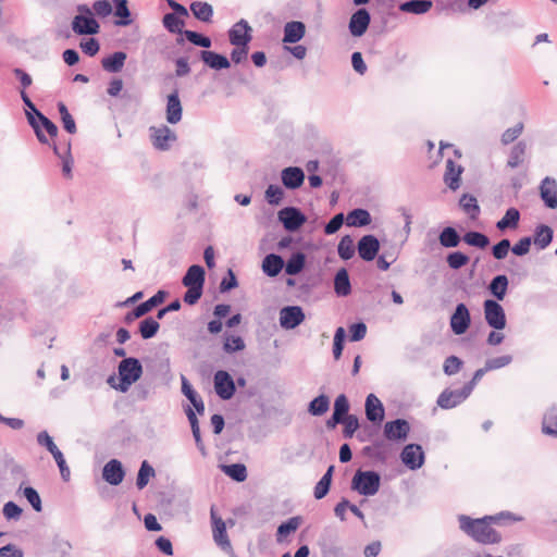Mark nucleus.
Listing matches in <instances>:
<instances>
[{
    "instance_id": "46",
    "label": "nucleus",
    "mask_w": 557,
    "mask_h": 557,
    "mask_svg": "<svg viewBox=\"0 0 557 557\" xmlns=\"http://www.w3.org/2000/svg\"><path fill=\"white\" fill-rule=\"evenodd\" d=\"M525 151L527 146L524 143L520 141L515 145L508 159V165L512 169L519 166L523 162Z\"/></svg>"
},
{
    "instance_id": "12",
    "label": "nucleus",
    "mask_w": 557,
    "mask_h": 557,
    "mask_svg": "<svg viewBox=\"0 0 557 557\" xmlns=\"http://www.w3.org/2000/svg\"><path fill=\"white\" fill-rule=\"evenodd\" d=\"M212 534L214 542L224 550L232 548L226 533V525L222 518L218 517L213 508L211 509Z\"/></svg>"
},
{
    "instance_id": "27",
    "label": "nucleus",
    "mask_w": 557,
    "mask_h": 557,
    "mask_svg": "<svg viewBox=\"0 0 557 557\" xmlns=\"http://www.w3.org/2000/svg\"><path fill=\"white\" fill-rule=\"evenodd\" d=\"M183 285L184 286H200L203 287L205 283V270L200 265H191L187 270L185 276L183 277Z\"/></svg>"
},
{
    "instance_id": "41",
    "label": "nucleus",
    "mask_w": 557,
    "mask_h": 557,
    "mask_svg": "<svg viewBox=\"0 0 557 557\" xmlns=\"http://www.w3.org/2000/svg\"><path fill=\"white\" fill-rule=\"evenodd\" d=\"M329 397L320 395L310 401L308 410L312 416H322L329 410Z\"/></svg>"
},
{
    "instance_id": "4",
    "label": "nucleus",
    "mask_w": 557,
    "mask_h": 557,
    "mask_svg": "<svg viewBox=\"0 0 557 557\" xmlns=\"http://www.w3.org/2000/svg\"><path fill=\"white\" fill-rule=\"evenodd\" d=\"M484 318L486 323L495 329L503 330L506 326V314L504 308L495 300L486 299L483 304Z\"/></svg>"
},
{
    "instance_id": "37",
    "label": "nucleus",
    "mask_w": 557,
    "mask_h": 557,
    "mask_svg": "<svg viewBox=\"0 0 557 557\" xmlns=\"http://www.w3.org/2000/svg\"><path fill=\"white\" fill-rule=\"evenodd\" d=\"M553 239V230L547 225H540L535 230L534 244L540 248H546Z\"/></svg>"
},
{
    "instance_id": "3",
    "label": "nucleus",
    "mask_w": 557,
    "mask_h": 557,
    "mask_svg": "<svg viewBox=\"0 0 557 557\" xmlns=\"http://www.w3.org/2000/svg\"><path fill=\"white\" fill-rule=\"evenodd\" d=\"M79 14L72 21V29L77 35H95L99 33L100 25L94 18L91 10L87 5L77 8Z\"/></svg>"
},
{
    "instance_id": "17",
    "label": "nucleus",
    "mask_w": 557,
    "mask_h": 557,
    "mask_svg": "<svg viewBox=\"0 0 557 557\" xmlns=\"http://www.w3.org/2000/svg\"><path fill=\"white\" fill-rule=\"evenodd\" d=\"M384 414L382 401L374 394H369L366 398L367 419L373 423H380L383 421Z\"/></svg>"
},
{
    "instance_id": "45",
    "label": "nucleus",
    "mask_w": 557,
    "mask_h": 557,
    "mask_svg": "<svg viewBox=\"0 0 557 557\" xmlns=\"http://www.w3.org/2000/svg\"><path fill=\"white\" fill-rule=\"evenodd\" d=\"M543 432L549 435H557V408H552L545 413Z\"/></svg>"
},
{
    "instance_id": "21",
    "label": "nucleus",
    "mask_w": 557,
    "mask_h": 557,
    "mask_svg": "<svg viewBox=\"0 0 557 557\" xmlns=\"http://www.w3.org/2000/svg\"><path fill=\"white\" fill-rule=\"evenodd\" d=\"M183 108L178 97V92L174 91L168 96L166 102V121L170 124H177L182 120Z\"/></svg>"
},
{
    "instance_id": "53",
    "label": "nucleus",
    "mask_w": 557,
    "mask_h": 557,
    "mask_svg": "<svg viewBox=\"0 0 557 557\" xmlns=\"http://www.w3.org/2000/svg\"><path fill=\"white\" fill-rule=\"evenodd\" d=\"M186 414H187V418H188L190 426H191V432H193L194 438L196 441V445L201 451H203L205 447H203V444H202V441L200 437V429H199L197 417H196L195 412L193 411V409H190V408H188L186 410Z\"/></svg>"
},
{
    "instance_id": "35",
    "label": "nucleus",
    "mask_w": 557,
    "mask_h": 557,
    "mask_svg": "<svg viewBox=\"0 0 557 557\" xmlns=\"http://www.w3.org/2000/svg\"><path fill=\"white\" fill-rule=\"evenodd\" d=\"M520 213L516 208H509L505 215L497 222L496 227L500 231L515 228L518 225Z\"/></svg>"
},
{
    "instance_id": "43",
    "label": "nucleus",
    "mask_w": 557,
    "mask_h": 557,
    "mask_svg": "<svg viewBox=\"0 0 557 557\" xmlns=\"http://www.w3.org/2000/svg\"><path fill=\"white\" fill-rule=\"evenodd\" d=\"M160 324L153 318H147L143 320L139 324V332L144 339H148L153 337L159 331Z\"/></svg>"
},
{
    "instance_id": "9",
    "label": "nucleus",
    "mask_w": 557,
    "mask_h": 557,
    "mask_svg": "<svg viewBox=\"0 0 557 557\" xmlns=\"http://www.w3.org/2000/svg\"><path fill=\"white\" fill-rule=\"evenodd\" d=\"M214 389L219 397L224 400L233 397L235 383L226 371L220 370L214 374Z\"/></svg>"
},
{
    "instance_id": "14",
    "label": "nucleus",
    "mask_w": 557,
    "mask_h": 557,
    "mask_svg": "<svg viewBox=\"0 0 557 557\" xmlns=\"http://www.w3.org/2000/svg\"><path fill=\"white\" fill-rule=\"evenodd\" d=\"M371 17L369 12L366 9H359L356 11L349 21V32L354 37L362 36L370 24Z\"/></svg>"
},
{
    "instance_id": "13",
    "label": "nucleus",
    "mask_w": 557,
    "mask_h": 557,
    "mask_svg": "<svg viewBox=\"0 0 557 557\" xmlns=\"http://www.w3.org/2000/svg\"><path fill=\"white\" fill-rule=\"evenodd\" d=\"M403 462L410 469L420 468L424 461V454L420 445L409 444L401 451Z\"/></svg>"
},
{
    "instance_id": "28",
    "label": "nucleus",
    "mask_w": 557,
    "mask_h": 557,
    "mask_svg": "<svg viewBox=\"0 0 557 557\" xmlns=\"http://www.w3.org/2000/svg\"><path fill=\"white\" fill-rule=\"evenodd\" d=\"M284 267V260L278 255L270 253L262 261V270L269 276H276Z\"/></svg>"
},
{
    "instance_id": "61",
    "label": "nucleus",
    "mask_w": 557,
    "mask_h": 557,
    "mask_svg": "<svg viewBox=\"0 0 557 557\" xmlns=\"http://www.w3.org/2000/svg\"><path fill=\"white\" fill-rule=\"evenodd\" d=\"M522 131H523L522 123H518L513 127L508 128L507 131L504 132V134L502 136L503 144L508 145V144L512 143L516 138H518L521 135Z\"/></svg>"
},
{
    "instance_id": "38",
    "label": "nucleus",
    "mask_w": 557,
    "mask_h": 557,
    "mask_svg": "<svg viewBox=\"0 0 557 557\" xmlns=\"http://www.w3.org/2000/svg\"><path fill=\"white\" fill-rule=\"evenodd\" d=\"M508 288V278L506 275H497L490 284L491 293L498 299L503 300Z\"/></svg>"
},
{
    "instance_id": "31",
    "label": "nucleus",
    "mask_w": 557,
    "mask_h": 557,
    "mask_svg": "<svg viewBox=\"0 0 557 557\" xmlns=\"http://www.w3.org/2000/svg\"><path fill=\"white\" fill-rule=\"evenodd\" d=\"M430 0H411L399 5L400 11L412 14H424L432 8Z\"/></svg>"
},
{
    "instance_id": "26",
    "label": "nucleus",
    "mask_w": 557,
    "mask_h": 557,
    "mask_svg": "<svg viewBox=\"0 0 557 557\" xmlns=\"http://www.w3.org/2000/svg\"><path fill=\"white\" fill-rule=\"evenodd\" d=\"M126 58L127 55L125 52L116 51L113 54L103 58L101 65L103 70L109 73H117L123 69Z\"/></svg>"
},
{
    "instance_id": "39",
    "label": "nucleus",
    "mask_w": 557,
    "mask_h": 557,
    "mask_svg": "<svg viewBox=\"0 0 557 557\" xmlns=\"http://www.w3.org/2000/svg\"><path fill=\"white\" fill-rule=\"evenodd\" d=\"M300 523L301 521L298 517H293L286 522L282 523L277 528L276 532L277 542H283L290 533L295 532L299 528Z\"/></svg>"
},
{
    "instance_id": "62",
    "label": "nucleus",
    "mask_w": 557,
    "mask_h": 557,
    "mask_svg": "<svg viewBox=\"0 0 557 557\" xmlns=\"http://www.w3.org/2000/svg\"><path fill=\"white\" fill-rule=\"evenodd\" d=\"M461 364H462V362L458 357L450 356L444 362V372L447 375H453L460 370Z\"/></svg>"
},
{
    "instance_id": "32",
    "label": "nucleus",
    "mask_w": 557,
    "mask_h": 557,
    "mask_svg": "<svg viewBox=\"0 0 557 557\" xmlns=\"http://www.w3.org/2000/svg\"><path fill=\"white\" fill-rule=\"evenodd\" d=\"M371 223V215L364 209H355L347 214L346 224L348 226L360 227Z\"/></svg>"
},
{
    "instance_id": "50",
    "label": "nucleus",
    "mask_w": 557,
    "mask_h": 557,
    "mask_svg": "<svg viewBox=\"0 0 557 557\" xmlns=\"http://www.w3.org/2000/svg\"><path fill=\"white\" fill-rule=\"evenodd\" d=\"M463 240L469 246L478 247V248H485L490 240L487 236H485L482 233L479 232H468L463 236Z\"/></svg>"
},
{
    "instance_id": "47",
    "label": "nucleus",
    "mask_w": 557,
    "mask_h": 557,
    "mask_svg": "<svg viewBox=\"0 0 557 557\" xmlns=\"http://www.w3.org/2000/svg\"><path fill=\"white\" fill-rule=\"evenodd\" d=\"M163 25L164 27L170 32L174 34H184L183 27H184V21L181 20L176 14L174 13H168L163 16Z\"/></svg>"
},
{
    "instance_id": "7",
    "label": "nucleus",
    "mask_w": 557,
    "mask_h": 557,
    "mask_svg": "<svg viewBox=\"0 0 557 557\" xmlns=\"http://www.w3.org/2000/svg\"><path fill=\"white\" fill-rule=\"evenodd\" d=\"M252 28L246 20L235 23L228 30V39L233 46H248L252 39Z\"/></svg>"
},
{
    "instance_id": "51",
    "label": "nucleus",
    "mask_w": 557,
    "mask_h": 557,
    "mask_svg": "<svg viewBox=\"0 0 557 557\" xmlns=\"http://www.w3.org/2000/svg\"><path fill=\"white\" fill-rule=\"evenodd\" d=\"M224 472L237 482H243L247 478V470L243 463H233L223 467Z\"/></svg>"
},
{
    "instance_id": "57",
    "label": "nucleus",
    "mask_w": 557,
    "mask_h": 557,
    "mask_svg": "<svg viewBox=\"0 0 557 557\" xmlns=\"http://www.w3.org/2000/svg\"><path fill=\"white\" fill-rule=\"evenodd\" d=\"M512 361L510 355H504L496 358H491L485 362V370L493 371L508 366Z\"/></svg>"
},
{
    "instance_id": "54",
    "label": "nucleus",
    "mask_w": 557,
    "mask_h": 557,
    "mask_svg": "<svg viewBox=\"0 0 557 557\" xmlns=\"http://www.w3.org/2000/svg\"><path fill=\"white\" fill-rule=\"evenodd\" d=\"M184 36L188 41L194 44L195 46H199L202 48L211 47V39L209 37L202 36L194 30H184Z\"/></svg>"
},
{
    "instance_id": "24",
    "label": "nucleus",
    "mask_w": 557,
    "mask_h": 557,
    "mask_svg": "<svg viewBox=\"0 0 557 557\" xmlns=\"http://www.w3.org/2000/svg\"><path fill=\"white\" fill-rule=\"evenodd\" d=\"M380 475L374 471H358L351 482V487H379Z\"/></svg>"
},
{
    "instance_id": "1",
    "label": "nucleus",
    "mask_w": 557,
    "mask_h": 557,
    "mask_svg": "<svg viewBox=\"0 0 557 557\" xmlns=\"http://www.w3.org/2000/svg\"><path fill=\"white\" fill-rule=\"evenodd\" d=\"M458 520L460 529L474 541L482 544H497L502 541V535L496 528L519 521L521 518L509 511H502L479 519L462 515Z\"/></svg>"
},
{
    "instance_id": "58",
    "label": "nucleus",
    "mask_w": 557,
    "mask_h": 557,
    "mask_svg": "<svg viewBox=\"0 0 557 557\" xmlns=\"http://www.w3.org/2000/svg\"><path fill=\"white\" fill-rule=\"evenodd\" d=\"M283 195V189L278 185H269L265 190V199L270 205H278Z\"/></svg>"
},
{
    "instance_id": "2",
    "label": "nucleus",
    "mask_w": 557,
    "mask_h": 557,
    "mask_svg": "<svg viewBox=\"0 0 557 557\" xmlns=\"http://www.w3.org/2000/svg\"><path fill=\"white\" fill-rule=\"evenodd\" d=\"M141 374L143 367L138 359L132 357L123 359L119 364L120 383L115 388L122 393L127 392Z\"/></svg>"
},
{
    "instance_id": "56",
    "label": "nucleus",
    "mask_w": 557,
    "mask_h": 557,
    "mask_svg": "<svg viewBox=\"0 0 557 557\" xmlns=\"http://www.w3.org/2000/svg\"><path fill=\"white\" fill-rule=\"evenodd\" d=\"M468 262L469 257L460 251H455L447 256V263L454 270L462 268Z\"/></svg>"
},
{
    "instance_id": "23",
    "label": "nucleus",
    "mask_w": 557,
    "mask_h": 557,
    "mask_svg": "<svg viewBox=\"0 0 557 557\" xmlns=\"http://www.w3.org/2000/svg\"><path fill=\"white\" fill-rule=\"evenodd\" d=\"M306 33V26L302 22L293 21L284 26V42L295 44L301 40Z\"/></svg>"
},
{
    "instance_id": "48",
    "label": "nucleus",
    "mask_w": 557,
    "mask_h": 557,
    "mask_svg": "<svg viewBox=\"0 0 557 557\" xmlns=\"http://www.w3.org/2000/svg\"><path fill=\"white\" fill-rule=\"evenodd\" d=\"M58 110L61 115V121L63 123L64 129L70 134L76 133L75 121H74L73 116L71 115V113L69 112L66 106L63 102H59Z\"/></svg>"
},
{
    "instance_id": "33",
    "label": "nucleus",
    "mask_w": 557,
    "mask_h": 557,
    "mask_svg": "<svg viewBox=\"0 0 557 557\" xmlns=\"http://www.w3.org/2000/svg\"><path fill=\"white\" fill-rule=\"evenodd\" d=\"M334 289L338 296H347L350 294L351 286L346 269H341L335 275Z\"/></svg>"
},
{
    "instance_id": "64",
    "label": "nucleus",
    "mask_w": 557,
    "mask_h": 557,
    "mask_svg": "<svg viewBox=\"0 0 557 557\" xmlns=\"http://www.w3.org/2000/svg\"><path fill=\"white\" fill-rule=\"evenodd\" d=\"M37 442L39 445L45 446L51 455L59 449L52 437L46 431H42L37 435Z\"/></svg>"
},
{
    "instance_id": "42",
    "label": "nucleus",
    "mask_w": 557,
    "mask_h": 557,
    "mask_svg": "<svg viewBox=\"0 0 557 557\" xmlns=\"http://www.w3.org/2000/svg\"><path fill=\"white\" fill-rule=\"evenodd\" d=\"M305 260H306L305 255L301 252L292 255V257L288 259V261L285 265V272L288 275L298 274L299 272H301V270L305 267Z\"/></svg>"
},
{
    "instance_id": "11",
    "label": "nucleus",
    "mask_w": 557,
    "mask_h": 557,
    "mask_svg": "<svg viewBox=\"0 0 557 557\" xmlns=\"http://www.w3.org/2000/svg\"><path fill=\"white\" fill-rule=\"evenodd\" d=\"M410 425L404 419H396L386 422L384 425V436L388 441H405L409 434Z\"/></svg>"
},
{
    "instance_id": "34",
    "label": "nucleus",
    "mask_w": 557,
    "mask_h": 557,
    "mask_svg": "<svg viewBox=\"0 0 557 557\" xmlns=\"http://www.w3.org/2000/svg\"><path fill=\"white\" fill-rule=\"evenodd\" d=\"M164 293L158 292L154 296L146 300L145 302L138 305L133 310V317L134 318H140L145 315L147 312H149L154 306L161 304L163 301Z\"/></svg>"
},
{
    "instance_id": "36",
    "label": "nucleus",
    "mask_w": 557,
    "mask_h": 557,
    "mask_svg": "<svg viewBox=\"0 0 557 557\" xmlns=\"http://www.w3.org/2000/svg\"><path fill=\"white\" fill-rule=\"evenodd\" d=\"M440 244L446 248L457 247L460 243V236L454 227H445L440 236Z\"/></svg>"
},
{
    "instance_id": "25",
    "label": "nucleus",
    "mask_w": 557,
    "mask_h": 557,
    "mask_svg": "<svg viewBox=\"0 0 557 557\" xmlns=\"http://www.w3.org/2000/svg\"><path fill=\"white\" fill-rule=\"evenodd\" d=\"M200 58L209 67L214 70L228 69L231 65L226 57L210 50L201 51Z\"/></svg>"
},
{
    "instance_id": "15",
    "label": "nucleus",
    "mask_w": 557,
    "mask_h": 557,
    "mask_svg": "<svg viewBox=\"0 0 557 557\" xmlns=\"http://www.w3.org/2000/svg\"><path fill=\"white\" fill-rule=\"evenodd\" d=\"M469 397L468 392L462 388L460 391L445 389L437 398V405L443 409H451L461 404Z\"/></svg>"
},
{
    "instance_id": "30",
    "label": "nucleus",
    "mask_w": 557,
    "mask_h": 557,
    "mask_svg": "<svg viewBox=\"0 0 557 557\" xmlns=\"http://www.w3.org/2000/svg\"><path fill=\"white\" fill-rule=\"evenodd\" d=\"M194 16L205 23H209L213 16V8L208 2L195 1L190 4Z\"/></svg>"
},
{
    "instance_id": "10",
    "label": "nucleus",
    "mask_w": 557,
    "mask_h": 557,
    "mask_svg": "<svg viewBox=\"0 0 557 557\" xmlns=\"http://www.w3.org/2000/svg\"><path fill=\"white\" fill-rule=\"evenodd\" d=\"M278 220L287 231L294 232L306 222V216L298 209L287 207L278 211Z\"/></svg>"
},
{
    "instance_id": "63",
    "label": "nucleus",
    "mask_w": 557,
    "mask_h": 557,
    "mask_svg": "<svg viewBox=\"0 0 557 557\" xmlns=\"http://www.w3.org/2000/svg\"><path fill=\"white\" fill-rule=\"evenodd\" d=\"M188 289L184 295V301L188 305H195L202 295V288L200 286H186Z\"/></svg>"
},
{
    "instance_id": "52",
    "label": "nucleus",
    "mask_w": 557,
    "mask_h": 557,
    "mask_svg": "<svg viewBox=\"0 0 557 557\" xmlns=\"http://www.w3.org/2000/svg\"><path fill=\"white\" fill-rule=\"evenodd\" d=\"M152 476H154V469L148 461H143L137 474V487H145Z\"/></svg>"
},
{
    "instance_id": "44",
    "label": "nucleus",
    "mask_w": 557,
    "mask_h": 557,
    "mask_svg": "<svg viewBox=\"0 0 557 557\" xmlns=\"http://www.w3.org/2000/svg\"><path fill=\"white\" fill-rule=\"evenodd\" d=\"M349 410V403L347 397L344 394H341L336 397L334 403V420L335 422H341L343 418H345Z\"/></svg>"
},
{
    "instance_id": "8",
    "label": "nucleus",
    "mask_w": 557,
    "mask_h": 557,
    "mask_svg": "<svg viewBox=\"0 0 557 557\" xmlns=\"http://www.w3.org/2000/svg\"><path fill=\"white\" fill-rule=\"evenodd\" d=\"M305 320V313L299 306H287L280 311V324L285 330H293Z\"/></svg>"
},
{
    "instance_id": "5",
    "label": "nucleus",
    "mask_w": 557,
    "mask_h": 557,
    "mask_svg": "<svg viewBox=\"0 0 557 557\" xmlns=\"http://www.w3.org/2000/svg\"><path fill=\"white\" fill-rule=\"evenodd\" d=\"M150 137L154 148L168 150L176 140V134L166 125L152 126L149 128Z\"/></svg>"
},
{
    "instance_id": "16",
    "label": "nucleus",
    "mask_w": 557,
    "mask_h": 557,
    "mask_svg": "<svg viewBox=\"0 0 557 557\" xmlns=\"http://www.w3.org/2000/svg\"><path fill=\"white\" fill-rule=\"evenodd\" d=\"M358 253L364 261H372L379 249V239L373 235H364L358 243Z\"/></svg>"
},
{
    "instance_id": "40",
    "label": "nucleus",
    "mask_w": 557,
    "mask_h": 557,
    "mask_svg": "<svg viewBox=\"0 0 557 557\" xmlns=\"http://www.w3.org/2000/svg\"><path fill=\"white\" fill-rule=\"evenodd\" d=\"M337 252L343 260H349L355 256V243L349 235L342 237L337 246Z\"/></svg>"
},
{
    "instance_id": "29",
    "label": "nucleus",
    "mask_w": 557,
    "mask_h": 557,
    "mask_svg": "<svg viewBox=\"0 0 557 557\" xmlns=\"http://www.w3.org/2000/svg\"><path fill=\"white\" fill-rule=\"evenodd\" d=\"M182 393L188 398V400L193 404L196 411L199 414H203L205 405L202 399L198 396V394L194 391L187 379L182 375Z\"/></svg>"
},
{
    "instance_id": "49",
    "label": "nucleus",
    "mask_w": 557,
    "mask_h": 557,
    "mask_svg": "<svg viewBox=\"0 0 557 557\" xmlns=\"http://www.w3.org/2000/svg\"><path fill=\"white\" fill-rule=\"evenodd\" d=\"M115 15L121 17L120 21H116V25L119 26H127L132 23V20L129 18L131 12L127 7L126 0H116V7H115Z\"/></svg>"
},
{
    "instance_id": "6",
    "label": "nucleus",
    "mask_w": 557,
    "mask_h": 557,
    "mask_svg": "<svg viewBox=\"0 0 557 557\" xmlns=\"http://www.w3.org/2000/svg\"><path fill=\"white\" fill-rule=\"evenodd\" d=\"M449 324L451 332L455 335H462L468 331L471 324V317L469 309L465 304H458L456 306V309L450 317Z\"/></svg>"
},
{
    "instance_id": "55",
    "label": "nucleus",
    "mask_w": 557,
    "mask_h": 557,
    "mask_svg": "<svg viewBox=\"0 0 557 557\" xmlns=\"http://www.w3.org/2000/svg\"><path fill=\"white\" fill-rule=\"evenodd\" d=\"M245 348L244 339L240 336H227L225 338L223 349L228 352L240 351Z\"/></svg>"
},
{
    "instance_id": "59",
    "label": "nucleus",
    "mask_w": 557,
    "mask_h": 557,
    "mask_svg": "<svg viewBox=\"0 0 557 557\" xmlns=\"http://www.w3.org/2000/svg\"><path fill=\"white\" fill-rule=\"evenodd\" d=\"M341 422L345 426L344 428L345 437H351L354 435V433L357 431V429L359 428L358 418L352 414L346 416L345 418H343V420Z\"/></svg>"
},
{
    "instance_id": "18",
    "label": "nucleus",
    "mask_w": 557,
    "mask_h": 557,
    "mask_svg": "<svg viewBox=\"0 0 557 557\" xmlns=\"http://www.w3.org/2000/svg\"><path fill=\"white\" fill-rule=\"evenodd\" d=\"M540 191L543 201L548 208H557V184L554 178L545 177L542 181Z\"/></svg>"
},
{
    "instance_id": "20",
    "label": "nucleus",
    "mask_w": 557,
    "mask_h": 557,
    "mask_svg": "<svg viewBox=\"0 0 557 557\" xmlns=\"http://www.w3.org/2000/svg\"><path fill=\"white\" fill-rule=\"evenodd\" d=\"M103 479L111 485H119L124 478V470L122 463L116 460H110L102 471Z\"/></svg>"
},
{
    "instance_id": "19",
    "label": "nucleus",
    "mask_w": 557,
    "mask_h": 557,
    "mask_svg": "<svg viewBox=\"0 0 557 557\" xmlns=\"http://www.w3.org/2000/svg\"><path fill=\"white\" fill-rule=\"evenodd\" d=\"M281 178L286 188L296 189L302 185L305 173L300 168L289 166L282 171Z\"/></svg>"
},
{
    "instance_id": "22",
    "label": "nucleus",
    "mask_w": 557,
    "mask_h": 557,
    "mask_svg": "<svg viewBox=\"0 0 557 557\" xmlns=\"http://www.w3.org/2000/svg\"><path fill=\"white\" fill-rule=\"evenodd\" d=\"M462 171V166L456 164L453 160L448 159L446 161L444 181L450 189L456 190L460 187V176Z\"/></svg>"
},
{
    "instance_id": "60",
    "label": "nucleus",
    "mask_w": 557,
    "mask_h": 557,
    "mask_svg": "<svg viewBox=\"0 0 557 557\" xmlns=\"http://www.w3.org/2000/svg\"><path fill=\"white\" fill-rule=\"evenodd\" d=\"M37 122L40 125V128H44L51 137H55L58 135L57 125L51 122L48 117H46L42 113L37 112V116H35Z\"/></svg>"
}]
</instances>
